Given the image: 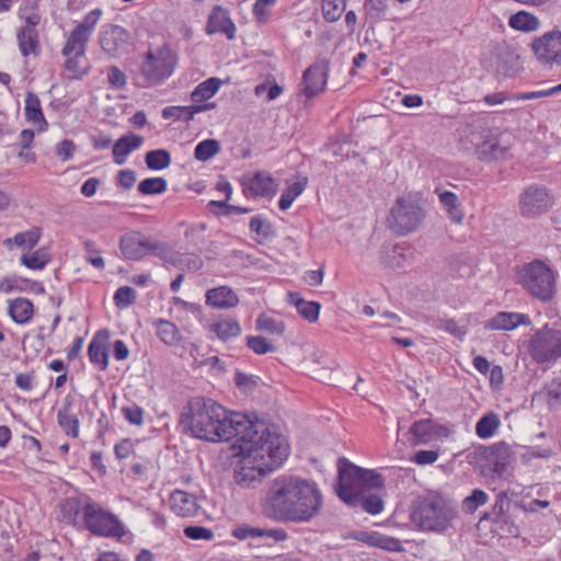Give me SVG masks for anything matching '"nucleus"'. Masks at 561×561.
Wrapping results in <instances>:
<instances>
[{
    "mask_svg": "<svg viewBox=\"0 0 561 561\" xmlns=\"http://www.w3.org/2000/svg\"><path fill=\"white\" fill-rule=\"evenodd\" d=\"M245 414L226 410L213 399L195 397L184 407L180 424L190 436L206 442L241 438L256 426Z\"/></svg>",
    "mask_w": 561,
    "mask_h": 561,
    "instance_id": "f257e3e1",
    "label": "nucleus"
},
{
    "mask_svg": "<svg viewBox=\"0 0 561 561\" xmlns=\"http://www.w3.org/2000/svg\"><path fill=\"white\" fill-rule=\"evenodd\" d=\"M241 459L234 470V482L253 486L263 477L279 467L288 456L289 446L285 437L264 422L257 423L238 440Z\"/></svg>",
    "mask_w": 561,
    "mask_h": 561,
    "instance_id": "f03ea898",
    "label": "nucleus"
},
{
    "mask_svg": "<svg viewBox=\"0 0 561 561\" xmlns=\"http://www.w3.org/2000/svg\"><path fill=\"white\" fill-rule=\"evenodd\" d=\"M321 506L322 495L318 485L298 476H279L274 479L263 504L270 518L283 523L309 522Z\"/></svg>",
    "mask_w": 561,
    "mask_h": 561,
    "instance_id": "7ed1b4c3",
    "label": "nucleus"
},
{
    "mask_svg": "<svg viewBox=\"0 0 561 561\" xmlns=\"http://www.w3.org/2000/svg\"><path fill=\"white\" fill-rule=\"evenodd\" d=\"M411 522L424 531L443 533L455 517L454 508L438 495H427L414 503Z\"/></svg>",
    "mask_w": 561,
    "mask_h": 561,
    "instance_id": "20e7f679",
    "label": "nucleus"
},
{
    "mask_svg": "<svg viewBox=\"0 0 561 561\" xmlns=\"http://www.w3.org/2000/svg\"><path fill=\"white\" fill-rule=\"evenodd\" d=\"M426 216L425 209L411 196H399L387 217V227L398 236H407L419 229Z\"/></svg>",
    "mask_w": 561,
    "mask_h": 561,
    "instance_id": "39448f33",
    "label": "nucleus"
},
{
    "mask_svg": "<svg viewBox=\"0 0 561 561\" xmlns=\"http://www.w3.org/2000/svg\"><path fill=\"white\" fill-rule=\"evenodd\" d=\"M83 527L92 535L104 538L122 539L127 534L125 525L114 513L88 496Z\"/></svg>",
    "mask_w": 561,
    "mask_h": 561,
    "instance_id": "423d86ee",
    "label": "nucleus"
},
{
    "mask_svg": "<svg viewBox=\"0 0 561 561\" xmlns=\"http://www.w3.org/2000/svg\"><path fill=\"white\" fill-rule=\"evenodd\" d=\"M178 66L176 54L168 46L148 50L140 65L142 87H153L170 78Z\"/></svg>",
    "mask_w": 561,
    "mask_h": 561,
    "instance_id": "0eeeda50",
    "label": "nucleus"
},
{
    "mask_svg": "<svg viewBox=\"0 0 561 561\" xmlns=\"http://www.w3.org/2000/svg\"><path fill=\"white\" fill-rule=\"evenodd\" d=\"M119 249L128 260H139L152 254L163 261L174 260V251L167 243L145 238L138 231H130L119 240Z\"/></svg>",
    "mask_w": 561,
    "mask_h": 561,
    "instance_id": "6e6552de",
    "label": "nucleus"
},
{
    "mask_svg": "<svg viewBox=\"0 0 561 561\" xmlns=\"http://www.w3.org/2000/svg\"><path fill=\"white\" fill-rule=\"evenodd\" d=\"M527 352L536 364L557 362L561 358V330L547 327L537 330L528 340Z\"/></svg>",
    "mask_w": 561,
    "mask_h": 561,
    "instance_id": "1a4fd4ad",
    "label": "nucleus"
},
{
    "mask_svg": "<svg viewBox=\"0 0 561 561\" xmlns=\"http://www.w3.org/2000/svg\"><path fill=\"white\" fill-rule=\"evenodd\" d=\"M362 468L345 458L339 459V481L335 486L337 496L348 505L356 506L362 492Z\"/></svg>",
    "mask_w": 561,
    "mask_h": 561,
    "instance_id": "9d476101",
    "label": "nucleus"
},
{
    "mask_svg": "<svg viewBox=\"0 0 561 561\" xmlns=\"http://www.w3.org/2000/svg\"><path fill=\"white\" fill-rule=\"evenodd\" d=\"M531 49L542 65H561V32L551 31L534 38Z\"/></svg>",
    "mask_w": 561,
    "mask_h": 561,
    "instance_id": "9b49d317",
    "label": "nucleus"
},
{
    "mask_svg": "<svg viewBox=\"0 0 561 561\" xmlns=\"http://www.w3.org/2000/svg\"><path fill=\"white\" fill-rule=\"evenodd\" d=\"M552 205V198L546 187L528 186L520 195L519 209L525 217H536L547 211Z\"/></svg>",
    "mask_w": 561,
    "mask_h": 561,
    "instance_id": "f8f14e48",
    "label": "nucleus"
},
{
    "mask_svg": "<svg viewBox=\"0 0 561 561\" xmlns=\"http://www.w3.org/2000/svg\"><path fill=\"white\" fill-rule=\"evenodd\" d=\"M329 70L330 61L328 58H319L305 70L302 75V91L307 99H311L324 90Z\"/></svg>",
    "mask_w": 561,
    "mask_h": 561,
    "instance_id": "ddd939ff",
    "label": "nucleus"
},
{
    "mask_svg": "<svg viewBox=\"0 0 561 561\" xmlns=\"http://www.w3.org/2000/svg\"><path fill=\"white\" fill-rule=\"evenodd\" d=\"M203 499L196 494L174 490L170 495L171 510L180 517H198L205 514L202 506Z\"/></svg>",
    "mask_w": 561,
    "mask_h": 561,
    "instance_id": "4468645a",
    "label": "nucleus"
},
{
    "mask_svg": "<svg viewBox=\"0 0 561 561\" xmlns=\"http://www.w3.org/2000/svg\"><path fill=\"white\" fill-rule=\"evenodd\" d=\"M100 45L110 56H117L127 51L129 46V34L119 25L108 24L104 26L101 32Z\"/></svg>",
    "mask_w": 561,
    "mask_h": 561,
    "instance_id": "2eb2a0df",
    "label": "nucleus"
},
{
    "mask_svg": "<svg viewBox=\"0 0 561 561\" xmlns=\"http://www.w3.org/2000/svg\"><path fill=\"white\" fill-rule=\"evenodd\" d=\"M443 435H446V427L426 419L415 421L408 432V440L411 445H427Z\"/></svg>",
    "mask_w": 561,
    "mask_h": 561,
    "instance_id": "dca6fc26",
    "label": "nucleus"
},
{
    "mask_svg": "<svg viewBox=\"0 0 561 561\" xmlns=\"http://www.w3.org/2000/svg\"><path fill=\"white\" fill-rule=\"evenodd\" d=\"M242 186L244 193L251 196H273L277 192L275 180L265 171H259L252 176H244Z\"/></svg>",
    "mask_w": 561,
    "mask_h": 561,
    "instance_id": "f3484780",
    "label": "nucleus"
},
{
    "mask_svg": "<svg viewBox=\"0 0 561 561\" xmlns=\"http://www.w3.org/2000/svg\"><path fill=\"white\" fill-rule=\"evenodd\" d=\"M511 145L501 135L489 134L477 145L479 159L483 161L502 160L506 157Z\"/></svg>",
    "mask_w": 561,
    "mask_h": 561,
    "instance_id": "a211bd4d",
    "label": "nucleus"
},
{
    "mask_svg": "<svg viewBox=\"0 0 561 561\" xmlns=\"http://www.w3.org/2000/svg\"><path fill=\"white\" fill-rule=\"evenodd\" d=\"M232 536L239 540H245L249 538H264L265 543L268 545V540L273 542H279L287 539L288 534L284 528H261L253 527L250 525H239L232 530Z\"/></svg>",
    "mask_w": 561,
    "mask_h": 561,
    "instance_id": "6ab92c4d",
    "label": "nucleus"
},
{
    "mask_svg": "<svg viewBox=\"0 0 561 561\" xmlns=\"http://www.w3.org/2000/svg\"><path fill=\"white\" fill-rule=\"evenodd\" d=\"M530 318L526 313L501 311L489 319L484 328L494 331H512L519 325H530Z\"/></svg>",
    "mask_w": 561,
    "mask_h": 561,
    "instance_id": "aec40b11",
    "label": "nucleus"
},
{
    "mask_svg": "<svg viewBox=\"0 0 561 561\" xmlns=\"http://www.w3.org/2000/svg\"><path fill=\"white\" fill-rule=\"evenodd\" d=\"M236 26L228 15V11L220 5H215L208 16L206 33L211 35L216 33L225 34L229 39L234 38Z\"/></svg>",
    "mask_w": 561,
    "mask_h": 561,
    "instance_id": "412c9836",
    "label": "nucleus"
},
{
    "mask_svg": "<svg viewBox=\"0 0 561 561\" xmlns=\"http://www.w3.org/2000/svg\"><path fill=\"white\" fill-rule=\"evenodd\" d=\"M482 457L492 472L501 473L510 463L511 449L506 443H497L485 448L482 451Z\"/></svg>",
    "mask_w": 561,
    "mask_h": 561,
    "instance_id": "4be33fe9",
    "label": "nucleus"
},
{
    "mask_svg": "<svg viewBox=\"0 0 561 561\" xmlns=\"http://www.w3.org/2000/svg\"><path fill=\"white\" fill-rule=\"evenodd\" d=\"M518 280H554L552 268L542 260L536 259L517 271Z\"/></svg>",
    "mask_w": 561,
    "mask_h": 561,
    "instance_id": "5701e85b",
    "label": "nucleus"
},
{
    "mask_svg": "<svg viewBox=\"0 0 561 561\" xmlns=\"http://www.w3.org/2000/svg\"><path fill=\"white\" fill-rule=\"evenodd\" d=\"M144 142V138L134 133L123 135L113 145V160L116 164L122 165L126 162L127 156L138 149Z\"/></svg>",
    "mask_w": 561,
    "mask_h": 561,
    "instance_id": "b1692460",
    "label": "nucleus"
},
{
    "mask_svg": "<svg viewBox=\"0 0 561 561\" xmlns=\"http://www.w3.org/2000/svg\"><path fill=\"white\" fill-rule=\"evenodd\" d=\"M8 314L11 320L20 325L27 324L34 314V306L26 298H13L8 300Z\"/></svg>",
    "mask_w": 561,
    "mask_h": 561,
    "instance_id": "393cba45",
    "label": "nucleus"
},
{
    "mask_svg": "<svg viewBox=\"0 0 561 561\" xmlns=\"http://www.w3.org/2000/svg\"><path fill=\"white\" fill-rule=\"evenodd\" d=\"M206 302L214 308L225 309L238 305L237 294L228 286H219L206 293Z\"/></svg>",
    "mask_w": 561,
    "mask_h": 561,
    "instance_id": "a878e982",
    "label": "nucleus"
},
{
    "mask_svg": "<svg viewBox=\"0 0 561 561\" xmlns=\"http://www.w3.org/2000/svg\"><path fill=\"white\" fill-rule=\"evenodd\" d=\"M287 302L295 306L297 312L307 321L313 323L319 319L321 305L317 301H306L299 293L288 291Z\"/></svg>",
    "mask_w": 561,
    "mask_h": 561,
    "instance_id": "bb28decb",
    "label": "nucleus"
},
{
    "mask_svg": "<svg viewBox=\"0 0 561 561\" xmlns=\"http://www.w3.org/2000/svg\"><path fill=\"white\" fill-rule=\"evenodd\" d=\"M492 53L496 58L497 71L507 72L516 66L519 59L516 50L506 43L496 44Z\"/></svg>",
    "mask_w": 561,
    "mask_h": 561,
    "instance_id": "cd10ccee",
    "label": "nucleus"
},
{
    "mask_svg": "<svg viewBox=\"0 0 561 561\" xmlns=\"http://www.w3.org/2000/svg\"><path fill=\"white\" fill-rule=\"evenodd\" d=\"M90 37L91 36H89L88 34L75 27L68 36L67 42L61 50V54L64 56H83L87 51V45L90 41Z\"/></svg>",
    "mask_w": 561,
    "mask_h": 561,
    "instance_id": "c85d7f7f",
    "label": "nucleus"
},
{
    "mask_svg": "<svg viewBox=\"0 0 561 561\" xmlns=\"http://www.w3.org/2000/svg\"><path fill=\"white\" fill-rule=\"evenodd\" d=\"M209 331L215 333L220 341L225 342L239 336L241 334V327L237 320L225 318L209 324Z\"/></svg>",
    "mask_w": 561,
    "mask_h": 561,
    "instance_id": "c756f323",
    "label": "nucleus"
},
{
    "mask_svg": "<svg viewBox=\"0 0 561 561\" xmlns=\"http://www.w3.org/2000/svg\"><path fill=\"white\" fill-rule=\"evenodd\" d=\"M156 328V334L162 343L169 346L178 345L181 341V333L178 327L163 319H159L153 322Z\"/></svg>",
    "mask_w": 561,
    "mask_h": 561,
    "instance_id": "7c9ffc66",
    "label": "nucleus"
},
{
    "mask_svg": "<svg viewBox=\"0 0 561 561\" xmlns=\"http://www.w3.org/2000/svg\"><path fill=\"white\" fill-rule=\"evenodd\" d=\"M25 116L28 122L38 123L39 130H45L48 126L42 112L41 101L33 92H28L25 98Z\"/></svg>",
    "mask_w": 561,
    "mask_h": 561,
    "instance_id": "2f4dec72",
    "label": "nucleus"
},
{
    "mask_svg": "<svg viewBox=\"0 0 561 561\" xmlns=\"http://www.w3.org/2000/svg\"><path fill=\"white\" fill-rule=\"evenodd\" d=\"M222 84V80L216 77L208 78L201 82L191 93L194 103H201L213 98Z\"/></svg>",
    "mask_w": 561,
    "mask_h": 561,
    "instance_id": "473e14b6",
    "label": "nucleus"
},
{
    "mask_svg": "<svg viewBox=\"0 0 561 561\" xmlns=\"http://www.w3.org/2000/svg\"><path fill=\"white\" fill-rule=\"evenodd\" d=\"M16 38L19 49L23 57H27L31 54L35 56L39 54L41 44L38 32L18 31Z\"/></svg>",
    "mask_w": 561,
    "mask_h": 561,
    "instance_id": "72a5a7b5",
    "label": "nucleus"
},
{
    "mask_svg": "<svg viewBox=\"0 0 561 561\" xmlns=\"http://www.w3.org/2000/svg\"><path fill=\"white\" fill-rule=\"evenodd\" d=\"M501 420L494 412H489L481 416L476 424V434L481 439H489L499 430Z\"/></svg>",
    "mask_w": 561,
    "mask_h": 561,
    "instance_id": "f704fd0d",
    "label": "nucleus"
},
{
    "mask_svg": "<svg viewBox=\"0 0 561 561\" xmlns=\"http://www.w3.org/2000/svg\"><path fill=\"white\" fill-rule=\"evenodd\" d=\"M508 25L517 31L533 32L539 27L540 22L533 13L518 11L510 16Z\"/></svg>",
    "mask_w": 561,
    "mask_h": 561,
    "instance_id": "c9c22d12",
    "label": "nucleus"
},
{
    "mask_svg": "<svg viewBox=\"0 0 561 561\" xmlns=\"http://www.w3.org/2000/svg\"><path fill=\"white\" fill-rule=\"evenodd\" d=\"M42 236V229L39 227H33L27 231L19 232L13 238H8L4 240L5 245L15 244L21 249H32L34 248Z\"/></svg>",
    "mask_w": 561,
    "mask_h": 561,
    "instance_id": "e433bc0d",
    "label": "nucleus"
},
{
    "mask_svg": "<svg viewBox=\"0 0 561 561\" xmlns=\"http://www.w3.org/2000/svg\"><path fill=\"white\" fill-rule=\"evenodd\" d=\"M439 202L446 208L449 218L455 222H461L463 219V213L459 207L458 196L450 191H440L436 188Z\"/></svg>",
    "mask_w": 561,
    "mask_h": 561,
    "instance_id": "4c0bfd02",
    "label": "nucleus"
},
{
    "mask_svg": "<svg viewBox=\"0 0 561 561\" xmlns=\"http://www.w3.org/2000/svg\"><path fill=\"white\" fill-rule=\"evenodd\" d=\"M88 356L91 364H93L99 370H105L108 366V354L105 345L92 339L88 347Z\"/></svg>",
    "mask_w": 561,
    "mask_h": 561,
    "instance_id": "58836bf2",
    "label": "nucleus"
},
{
    "mask_svg": "<svg viewBox=\"0 0 561 561\" xmlns=\"http://www.w3.org/2000/svg\"><path fill=\"white\" fill-rule=\"evenodd\" d=\"M87 497L84 499H68L64 505L65 516L72 522L73 525L84 524V506Z\"/></svg>",
    "mask_w": 561,
    "mask_h": 561,
    "instance_id": "ea45409f",
    "label": "nucleus"
},
{
    "mask_svg": "<svg viewBox=\"0 0 561 561\" xmlns=\"http://www.w3.org/2000/svg\"><path fill=\"white\" fill-rule=\"evenodd\" d=\"M308 179L302 178L301 180L290 184L280 195L278 206L282 210H287L294 203V201L304 192L307 186Z\"/></svg>",
    "mask_w": 561,
    "mask_h": 561,
    "instance_id": "a19ab883",
    "label": "nucleus"
},
{
    "mask_svg": "<svg viewBox=\"0 0 561 561\" xmlns=\"http://www.w3.org/2000/svg\"><path fill=\"white\" fill-rule=\"evenodd\" d=\"M145 162L150 170H163L171 164V154L165 149L150 150L145 156Z\"/></svg>",
    "mask_w": 561,
    "mask_h": 561,
    "instance_id": "79ce46f5",
    "label": "nucleus"
},
{
    "mask_svg": "<svg viewBox=\"0 0 561 561\" xmlns=\"http://www.w3.org/2000/svg\"><path fill=\"white\" fill-rule=\"evenodd\" d=\"M220 151V144L216 139H205L198 142L194 149V158L205 162Z\"/></svg>",
    "mask_w": 561,
    "mask_h": 561,
    "instance_id": "37998d69",
    "label": "nucleus"
},
{
    "mask_svg": "<svg viewBox=\"0 0 561 561\" xmlns=\"http://www.w3.org/2000/svg\"><path fill=\"white\" fill-rule=\"evenodd\" d=\"M138 293L130 286H121L113 296L116 308L123 310L130 307L137 300Z\"/></svg>",
    "mask_w": 561,
    "mask_h": 561,
    "instance_id": "c03bdc74",
    "label": "nucleus"
},
{
    "mask_svg": "<svg viewBox=\"0 0 561 561\" xmlns=\"http://www.w3.org/2000/svg\"><path fill=\"white\" fill-rule=\"evenodd\" d=\"M250 229L256 233L259 242L275 237L273 225L270 221L264 220L261 216H255L251 219Z\"/></svg>",
    "mask_w": 561,
    "mask_h": 561,
    "instance_id": "a18cd8bd",
    "label": "nucleus"
},
{
    "mask_svg": "<svg viewBox=\"0 0 561 561\" xmlns=\"http://www.w3.org/2000/svg\"><path fill=\"white\" fill-rule=\"evenodd\" d=\"M57 422L64 433L71 437H79L80 421L76 413L72 414H57Z\"/></svg>",
    "mask_w": 561,
    "mask_h": 561,
    "instance_id": "49530a36",
    "label": "nucleus"
},
{
    "mask_svg": "<svg viewBox=\"0 0 561 561\" xmlns=\"http://www.w3.org/2000/svg\"><path fill=\"white\" fill-rule=\"evenodd\" d=\"M523 285L530 295L543 301L552 299L556 293L554 283H523Z\"/></svg>",
    "mask_w": 561,
    "mask_h": 561,
    "instance_id": "de8ad7c7",
    "label": "nucleus"
},
{
    "mask_svg": "<svg viewBox=\"0 0 561 561\" xmlns=\"http://www.w3.org/2000/svg\"><path fill=\"white\" fill-rule=\"evenodd\" d=\"M168 183L163 178H148L138 185V191L142 195L162 194L167 191Z\"/></svg>",
    "mask_w": 561,
    "mask_h": 561,
    "instance_id": "09e8293b",
    "label": "nucleus"
},
{
    "mask_svg": "<svg viewBox=\"0 0 561 561\" xmlns=\"http://www.w3.org/2000/svg\"><path fill=\"white\" fill-rule=\"evenodd\" d=\"M256 329L268 332L270 334L282 335L285 331V324L278 319L261 314L256 319Z\"/></svg>",
    "mask_w": 561,
    "mask_h": 561,
    "instance_id": "8fccbe9b",
    "label": "nucleus"
},
{
    "mask_svg": "<svg viewBox=\"0 0 561 561\" xmlns=\"http://www.w3.org/2000/svg\"><path fill=\"white\" fill-rule=\"evenodd\" d=\"M345 9V0H322V14L328 22L337 21Z\"/></svg>",
    "mask_w": 561,
    "mask_h": 561,
    "instance_id": "3c124183",
    "label": "nucleus"
},
{
    "mask_svg": "<svg viewBox=\"0 0 561 561\" xmlns=\"http://www.w3.org/2000/svg\"><path fill=\"white\" fill-rule=\"evenodd\" d=\"M193 108L190 106H168L162 110V117L164 119H174L191 122L194 118L195 113L191 112Z\"/></svg>",
    "mask_w": 561,
    "mask_h": 561,
    "instance_id": "603ef678",
    "label": "nucleus"
},
{
    "mask_svg": "<svg viewBox=\"0 0 561 561\" xmlns=\"http://www.w3.org/2000/svg\"><path fill=\"white\" fill-rule=\"evenodd\" d=\"M49 254L45 249H38L31 254H23L21 256L22 263L32 270H41L49 262Z\"/></svg>",
    "mask_w": 561,
    "mask_h": 561,
    "instance_id": "864d4df0",
    "label": "nucleus"
},
{
    "mask_svg": "<svg viewBox=\"0 0 561 561\" xmlns=\"http://www.w3.org/2000/svg\"><path fill=\"white\" fill-rule=\"evenodd\" d=\"M488 500L489 495L484 491L474 489L472 493L463 500L462 506L466 512L473 513L480 506L484 505Z\"/></svg>",
    "mask_w": 561,
    "mask_h": 561,
    "instance_id": "5fc2aeb1",
    "label": "nucleus"
},
{
    "mask_svg": "<svg viewBox=\"0 0 561 561\" xmlns=\"http://www.w3.org/2000/svg\"><path fill=\"white\" fill-rule=\"evenodd\" d=\"M363 510L371 515L380 514L383 511V501L379 495L369 494L367 496H360L357 501Z\"/></svg>",
    "mask_w": 561,
    "mask_h": 561,
    "instance_id": "6e6d98bb",
    "label": "nucleus"
},
{
    "mask_svg": "<svg viewBox=\"0 0 561 561\" xmlns=\"http://www.w3.org/2000/svg\"><path fill=\"white\" fill-rule=\"evenodd\" d=\"M174 260L167 261L168 263H172L173 265H181L182 268H186L188 271H198L203 266V261L198 255L188 254V255H180L174 252Z\"/></svg>",
    "mask_w": 561,
    "mask_h": 561,
    "instance_id": "4d7b16f0",
    "label": "nucleus"
},
{
    "mask_svg": "<svg viewBox=\"0 0 561 561\" xmlns=\"http://www.w3.org/2000/svg\"><path fill=\"white\" fill-rule=\"evenodd\" d=\"M449 273L453 278H471L474 276L473 267L467 262L455 260L449 264Z\"/></svg>",
    "mask_w": 561,
    "mask_h": 561,
    "instance_id": "13d9d810",
    "label": "nucleus"
},
{
    "mask_svg": "<svg viewBox=\"0 0 561 561\" xmlns=\"http://www.w3.org/2000/svg\"><path fill=\"white\" fill-rule=\"evenodd\" d=\"M373 545L381 548L383 550L388 551H401L402 550V543L399 539L386 536V535H379L376 534L371 537Z\"/></svg>",
    "mask_w": 561,
    "mask_h": 561,
    "instance_id": "bf43d9fd",
    "label": "nucleus"
},
{
    "mask_svg": "<svg viewBox=\"0 0 561 561\" xmlns=\"http://www.w3.org/2000/svg\"><path fill=\"white\" fill-rule=\"evenodd\" d=\"M362 491L381 489L383 486V479L376 471L362 468Z\"/></svg>",
    "mask_w": 561,
    "mask_h": 561,
    "instance_id": "052dcab7",
    "label": "nucleus"
},
{
    "mask_svg": "<svg viewBox=\"0 0 561 561\" xmlns=\"http://www.w3.org/2000/svg\"><path fill=\"white\" fill-rule=\"evenodd\" d=\"M122 413L127 422L140 426L144 423L145 411L141 407L133 403L122 408Z\"/></svg>",
    "mask_w": 561,
    "mask_h": 561,
    "instance_id": "680f3d73",
    "label": "nucleus"
},
{
    "mask_svg": "<svg viewBox=\"0 0 561 561\" xmlns=\"http://www.w3.org/2000/svg\"><path fill=\"white\" fill-rule=\"evenodd\" d=\"M102 16V10L94 9L90 11L83 19V21L78 24L76 27L83 33L91 36L92 31L94 30L95 25L98 24L100 18Z\"/></svg>",
    "mask_w": 561,
    "mask_h": 561,
    "instance_id": "e2e57ef3",
    "label": "nucleus"
},
{
    "mask_svg": "<svg viewBox=\"0 0 561 561\" xmlns=\"http://www.w3.org/2000/svg\"><path fill=\"white\" fill-rule=\"evenodd\" d=\"M183 533L192 540H211L214 538L213 530L203 526H187Z\"/></svg>",
    "mask_w": 561,
    "mask_h": 561,
    "instance_id": "0e129e2a",
    "label": "nucleus"
},
{
    "mask_svg": "<svg viewBox=\"0 0 561 561\" xmlns=\"http://www.w3.org/2000/svg\"><path fill=\"white\" fill-rule=\"evenodd\" d=\"M405 261L404 248L400 244L393 245L387 253L386 264L389 267H402Z\"/></svg>",
    "mask_w": 561,
    "mask_h": 561,
    "instance_id": "69168bd1",
    "label": "nucleus"
},
{
    "mask_svg": "<svg viewBox=\"0 0 561 561\" xmlns=\"http://www.w3.org/2000/svg\"><path fill=\"white\" fill-rule=\"evenodd\" d=\"M247 345L255 354L263 355L273 351V345L263 336H248Z\"/></svg>",
    "mask_w": 561,
    "mask_h": 561,
    "instance_id": "338daca9",
    "label": "nucleus"
},
{
    "mask_svg": "<svg viewBox=\"0 0 561 561\" xmlns=\"http://www.w3.org/2000/svg\"><path fill=\"white\" fill-rule=\"evenodd\" d=\"M136 443L130 438H125L115 444L114 454L117 459L123 460L128 458L135 451Z\"/></svg>",
    "mask_w": 561,
    "mask_h": 561,
    "instance_id": "774afa93",
    "label": "nucleus"
}]
</instances>
